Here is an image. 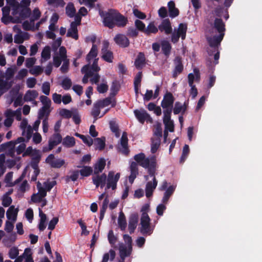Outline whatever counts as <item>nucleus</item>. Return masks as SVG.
<instances>
[{"label": "nucleus", "instance_id": "obj_1", "mask_svg": "<svg viewBox=\"0 0 262 262\" xmlns=\"http://www.w3.org/2000/svg\"><path fill=\"white\" fill-rule=\"evenodd\" d=\"M100 16L103 18L104 26L110 29H113L116 26L118 27H124L128 21L126 17L113 9H108V11L105 13L102 12Z\"/></svg>", "mask_w": 262, "mask_h": 262}, {"label": "nucleus", "instance_id": "obj_2", "mask_svg": "<svg viewBox=\"0 0 262 262\" xmlns=\"http://www.w3.org/2000/svg\"><path fill=\"white\" fill-rule=\"evenodd\" d=\"M134 160L138 164L147 169L149 176H152L157 170V160L155 156L150 158H145L144 153L141 152L134 157Z\"/></svg>", "mask_w": 262, "mask_h": 262}, {"label": "nucleus", "instance_id": "obj_3", "mask_svg": "<svg viewBox=\"0 0 262 262\" xmlns=\"http://www.w3.org/2000/svg\"><path fill=\"white\" fill-rule=\"evenodd\" d=\"M27 2L26 6L20 4L16 8H15L12 11V15L14 17L18 18L20 20V23L23 20L29 17L31 14V9L28 7L30 4V0H22L21 2Z\"/></svg>", "mask_w": 262, "mask_h": 262}, {"label": "nucleus", "instance_id": "obj_4", "mask_svg": "<svg viewBox=\"0 0 262 262\" xmlns=\"http://www.w3.org/2000/svg\"><path fill=\"white\" fill-rule=\"evenodd\" d=\"M150 219L147 212L142 213L141 217V228L140 232L144 235H150L153 231V229L150 227Z\"/></svg>", "mask_w": 262, "mask_h": 262}, {"label": "nucleus", "instance_id": "obj_5", "mask_svg": "<svg viewBox=\"0 0 262 262\" xmlns=\"http://www.w3.org/2000/svg\"><path fill=\"white\" fill-rule=\"evenodd\" d=\"M224 35L225 34L222 33L207 37V41L209 47L211 48V50H217L219 49Z\"/></svg>", "mask_w": 262, "mask_h": 262}, {"label": "nucleus", "instance_id": "obj_6", "mask_svg": "<svg viewBox=\"0 0 262 262\" xmlns=\"http://www.w3.org/2000/svg\"><path fill=\"white\" fill-rule=\"evenodd\" d=\"M62 138L59 133H54L49 140L48 147H44L43 151L47 152L51 150L55 146L61 143Z\"/></svg>", "mask_w": 262, "mask_h": 262}, {"label": "nucleus", "instance_id": "obj_7", "mask_svg": "<svg viewBox=\"0 0 262 262\" xmlns=\"http://www.w3.org/2000/svg\"><path fill=\"white\" fill-rule=\"evenodd\" d=\"M120 177V173L118 172L116 174L113 171H109L106 178L107 184L106 188H112V190H115L117 188V183L119 181Z\"/></svg>", "mask_w": 262, "mask_h": 262}, {"label": "nucleus", "instance_id": "obj_8", "mask_svg": "<svg viewBox=\"0 0 262 262\" xmlns=\"http://www.w3.org/2000/svg\"><path fill=\"white\" fill-rule=\"evenodd\" d=\"M174 97L172 94L167 91L164 94L161 105L163 109H172Z\"/></svg>", "mask_w": 262, "mask_h": 262}, {"label": "nucleus", "instance_id": "obj_9", "mask_svg": "<svg viewBox=\"0 0 262 262\" xmlns=\"http://www.w3.org/2000/svg\"><path fill=\"white\" fill-rule=\"evenodd\" d=\"M128 141L127 133L123 132L120 139V147H118V149L120 152L125 156H127L129 152Z\"/></svg>", "mask_w": 262, "mask_h": 262}, {"label": "nucleus", "instance_id": "obj_10", "mask_svg": "<svg viewBox=\"0 0 262 262\" xmlns=\"http://www.w3.org/2000/svg\"><path fill=\"white\" fill-rule=\"evenodd\" d=\"M158 29L161 33L164 32L166 35L171 34L172 28L169 19L165 18L163 19L161 23L159 25Z\"/></svg>", "mask_w": 262, "mask_h": 262}, {"label": "nucleus", "instance_id": "obj_11", "mask_svg": "<svg viewBox=\"0 0 262 262\" xmlns=\"http://www.w3.org/2000/svg\"><path fill=\"white\" fill-rule=\"evenodd\" d=\"M155 174L156 172L154 173V176H150L153 177L152 181H149L146 184L145 194L147 198H150L152 195L153 192L157 186L158 181L156 178Z\"/></svg>", "mask_w": 262, "mask_h": 262}, {"label": "nucleus", "instance_id": "obj_12", "mask_svg": "<svg viewBox=\"0 0 262 262\" xmlns=\"http://www.w3.org/2000/svg\"><path fill=\"white\" fill-rule=\"evenodd\" d=\"M174 63L175 67L173 71L172 77L176 78L178 75L183 72L184 67L182 64V58L180 56H177L174 58Z\"/></svg>", "mask_w": 262, "mask_h": 262}, {"label": "nucleus", "instance_id": "obj_13", "mask_svg": "<svg viewBox=\"0 0 262 262\" xmlns=\"http://www.w3.org/2000/svg\"><path fill=\"white\" fill-rule=\"evenodd\" d=\"M134 114L137 119L142 124H143L145 120L150 121L152 120L150 115L144 110H136L134 111Z\"/></svg>", "mask_w": 262, "mask_h": 262}, {"label": "nucleus", "instance_id": "obj_14", "mask_svg": "<svg viewBox=\"0 0 262 262\" xmlns=\"http://www.w3.org/2000/svg\"><path fill=\"white\" fill-rule=\"evenodd\" d=\"M115 42L122 48H126L129 45V40L127 37L123 34H118L114 38Z\"/></svg>", "mask_w": 262, "mask_h": 262}, {"label": "nucleus", "instance_id": "obj_15", "mask_svg": "<svg viewBox=\"0 0 262 262\" xmlns=\"http://www.w3.org/2000/svg\"><path fill=\"white\" fill-rule=\"evenodd\" d=\"M96 177L92 178L93 183L98 188L100 187L101 188H103L106 184V175L105 173H102L101 175L96 174Z\"/></svg>", "mask_w": 262, "mask_h": 262}, {"label": "nucleus", "instance_id": "obj_16", "mask_svg": "<svg viewBox=\"0 0 262 262\" xmlns=\"http://www.w3.org/2000/svg\"><path fill=\"white\" fill-rule=\"evenodd\" d=\"M139 216L137 213L132 214L129 217L128 230L130 234L134 232L138 222Z\"/></svg>", "mask_w": 262, "mask_h": 262}, {"label": "nucleus", "instance_id": "obj_17", "mask_svg": "<svg viewBox=\"0 0 262 262\" xmlns=\"http://www.w3.org/2000/svg\"><path fill=\"white\" fill-rule=\"evenodd\" d=\"M213 28L217 31L219 34H225V25L222 19L216 18L213 24Z\"/></svg>", "mask_w": 262, "mask_h": 262}, {"label": "nucleus", "instance_id": "obj_18", "mask_svg": "<svg viewBox=\"0 0 262 262\" xmlns=\"http://www.w3.org/2000/svg\"><path fill=\"white\" fill-rule=\"evenodd\" d=\"M146 58L142 52H140L135 61V66L138 70H141L145 66Z\"/></svg>", "mask_w": 262, "mask_h": 262}, {"label": "nucleus", "instance_id": "obj_19", "mask_svg": "<svg viewBox=\"0 0 262 262\" xmlns=\"http://www.w3.org/2000/svg\"><path fill=\"white\" fill-rule=\"evenodd\" d=\"M68 37H72L76 40L78 38L77 24L76 22H72L70 28L68 30L67 34Z\"/></svg>", "mask_w": 262, "mask_h": 262}, {"label": "nucleus", "instance_id": "obj_20", "mask_svg": "<svg viewBox=\"0 0 262 262\" xmlns=\"http://www.w3.org/2000/svg\"><path fill=\"white\" fill-rule=\"evenodd\" d=\"M106 165L105 160L104 158L99 159L94 165V174H98L104 169Z\"/></svg>", "mask_w": 262, "mask_h": 262}, {"label": "nucleus", "instance_id": "obj_21", "mask_svg": "<svg viewBox=\"0 0 262 262\" xmlns=\"http://www.w3.org/2000/svg\"><path fill=\"white\" fill-rule=\"evenodd\" d=\"M119 255L120 256L126 257L132 253V246L127 247L123 243H120L119 246Z\"/></svg>", "mask_w": 262, "mask_h": 262}, {"label": "nucleus", "instance_id": "obj_22", "mask_svg": "<svg viewBox=\"0 0 262 262\" xmlns=\"http://www.w3.org/2000/svg\"><path fill=\"white\" fill-rule=\"evenodd\" d=\"M34 156H32L30 162V165L33 169H36L38 167V164L41 160V155L39 150L35 149Z\"/></svg>", "mask_w": 262, "mask_h": 262}, {"label": "nucleus", "instance_id": "obj_23", "mask_svg": "<svg viewBox=\"0 0 262 262\" xmlns=\"http://www.w3.org/2000/svg\"><path fill=\"white\" fill-rule=\"evenodd\" d=\"M113 97L110 96L102 100H99L97 101V103L99 104L101 108H103L105 106H107L111 104L112 107H114L116 105V102L115 99L112 100Z\"/></svg>", "mask_w": 262, "mask_h": 262}, {"label": "nucleus", "instance_id": "obj_24", "mask_svg": "<svg viewBox=\"0 0 262 262\" xmlns=\"http://www.w3.org/2000/svg\"><path fill=\"white\" fill-rule=\"evenodd\" d=\"M167 5L169 16L171 18L178 16L179 14V10L176 7L174 2L171 1L168 3Z\"/></svg>", "mask_w": 262, "mask_h": 262}, {"label": "nucleus", "instance_id": "obj_25", "mask_svg": "<svg viewBox=\"0 0 262 262\" xmlns=\"http://www.w3.org/2000/svg\"><path fill=\"white\" fill-rule=\"evenodd\" d=\"M89 64L84 66L81 69V72L84 74V75L82 79L83 83H87L88 82L89 78L93 76V71L89 70Z\"/></svg>", "mask_w": 262, "mask_h": 262}, {"label": "nucleus", "instance_id": "obj_26", "mask_svg": "<svg viewBox=\"0 0 262 262\" xmlns=\"http://www.w3.org/2000/svg\"><path fill=\"white\" fill-rule=\"evenodd\" d=\"M18 211V209L17 208L15 209L14 206H11L6 212L7 219L15 221L16 220Z\"/></svg>", "mask_w": 262, "mask_h": 262}, {"label": "nucleus", "instance_id": "obj_27", "mask_svg": "<svg viewBox=\"0 0 262 262\" xmlns=\"http://www.w3.org/2000/svg\"><path fill=\"white\" fill-rule=\"evenodd\" d=\"M38 93L36 90H28L26 92L24 100L26 102L32 101L37 97Z\"/></svg>", "mask_w": 262, "mask_h": 262}, {"label": "nucleus", "instance_id": "obj_28", "mask_svg": "<svg viewBox=\"0 0 262 262\" xmlns=\"http://www.w3.org/2000/svg\"><path fill=\"white\" fill-rule=\"evenodd\" d=\"M1 21L5 25H8L10 23L13 24H19L20 20L18 18L14 17V16L11 15H3Z\"/></svg>", "mask_w": 262, "mask_h": 262}, {"label": "nucleus", "instance_id": "obj_29", "mask_svg": "<svg viewBox=\"0 0 262 262\" xmlns=\"http://www.w3.org/2000/svg\"><path fill=\"white\" fill-rule=\"evenodd\" d=\"M62 144L63 146L67 148H71L75 145V139L72 136L67 135L65 137L62 141Z\"/></svg>", "mask_w": 262, "mask_h": 262}, {"label": "nucleus", "instance_id": "obj_30", "mask_svg": "<svg viewBox=\"0 0 262 262\" xmlns=\"http://www.w3.org/2000/svg\"><path fill=\"white\" fill-rule=\"evenodd\" d=\"M174 190L175 187L172 185H171L167 188L164 192V196L162 198V202L163 204H167L168 203L170 197L174 192Z\"/></svg>", "mask_w": 262, "mask_h": 262}, {"label": "nucleus", "instance_id": "obj_31", "mask_svg": "<svg viewBox=\"0 0 262 262\" xmlns=\"http://www.w3.org/2000/svg\"><path fill=\"white\" fill-rule=\"evenodd\" d=\"M161 48L163 53L166 57H168L171 50V46L170 43L167 40L162 41L161 42Z\"/></svg>", "mask_w": 262, "mask_h": 262}, {"label": "nucleus", "instance_id": "obj_32", "mask_svg": "<svg viewBox=\"0 0 262 262\" xmlns=\"http://www.w3.org/2000/svg\"><path fill=\"white\" fill-rule=\"evenodd\" d=\"M39 215L40 219L38 224V229L40 231H42L46 227V222L47 220V216L42 212L40 209H39Z\"/></svg>", "mask_w": 262, "mask_h": 262}, {"label": "nucleus", "instance_id": "obj_33", "mask_svg": "<svg viewBox=\"0 0 262 262\" xmlns=\"http://www.w3.org/2000/svg\"><path fill=\"white\" fill-rule=\"evenodd\" d=\"M120 88V85L119 82L117 80H114L111 86V92L110 96L112 97H114L119 92Z\"/></svg>", "mask_w": 262, "mask_h": 262}, {"label": "nucleus", "instance_id": "obj_34", "mask_svg": "<svg viewBox=\"0 0 262 262\" xmlns=\"http://www.w3.org/2000/svg\"><path fill=\"white\" fill-rule=\"evenodd\" d=\"M98 55V48L96 44H93L91 49L86 56V59L88 62H90V61L95 58Z\"/></svg>", "mask_w": 262, "mask_h": 262}, {"label": "nucleus", "instance_id": "obj_35", "mask_svg": "<svg viewBox=\"0 0 262 262\" xmlns=\"http://www.w3.org/2000/svg\"><path fill=\"white\" fill-rule=\"evenodd\" d=\"M110 128L112 132L115 134V136L118 138L120 136V131L119 128L118 124L116 121L111 120L109 122Z\"/></svg>", "mask_w": 262, "mask_h": 262}, {"label": "nucleus", "instance_id": "obj_36", "mask_svg": "<svg viewBox=\"0 0 262 262\" xmlns=\"http://www.w3.org/2000/svg\"><path fill=\"white\" fill-rule=\"evenodd\" d=\"M66 13L69 17L72 18L75 16L76 9L73 3L70 2L67 4L66 7Z\"/></svg>", "mask_w": 262, "mask_h": 262}, {"label": "nucleus", "instance_id": "obj_37", "mask_svg": "<svg viewBox=\"0 0 262 262\" xmlns=\"http://www.w3.org/2000/svg\"><path fill=\"white\" fill-rule=\"evenodd\" d=\"M116 256V252L113 249H110L109 252L104 254L101 262H107L109 260L113 261Z\"/></svg>", "mask_w": 262, "mask_h": 262}, {"label": "nucleus", "instance_id": "obj_38", "mask_svg": "<svg viewBox=\"0 0 262 262\" xmlns=\"http://www.w3.org/2000/svg\"><path fill=\"white\" fill-rule=\"evenodd\" d=\"M118 225L121 230H124L126 227V221L124 214L120 212L118 217Z\"/></svg>", "mask_w": 262, "mask_h": 262}, {"label": "nucleus", "instance_id": "obj_39", "mask_svg": "<svg viewBox=\"0 0 262 262\" xmlns=\"http://www.w3.org/2000/svg\"><path fill=\"white\" fill-rule=\"evenodd\" d=\"M158 28L155 26L154 22H150L145 28L144 33L149 35L151 33L156 34L158 31Z\"/></svg>", "mask_w": 262, "mask_h": 262}, {"label": "nucleus", "instance_id": "obj_40", "mask_svg": "<svg viewBox=\"0 0 262 262\" xmlns=\"http://www.w3.org/2000/svg\"><path fill=\"white\" fill-rule=\"evenodd\" d=\"M51 111L50 110V108H46L45 107H41L39 111L38 114V118L39 119H43L45 117V118H48L50 115Z\"/></svg>", "mask_w": 262, "mask_h": 262}, {"label": "nucleus", "instance_id": "obj_41", "mask_svg": "<svg viewBox=\"0 0 262 262\" xmlns=\"http://www.w3.org/2000/svg\"><path fill=\"white\" fill-rule=\"evenodd\" d=\"M93 168L89 166H83L79 172L80 175L83 177H87L93 173Z\"/></svg>", "mask_w": 262, "mask_h": 262}, {"label": "nucleus", "instance_id": "obj_42", "mask_svg": "<svg viewBox=\"0 0 262 262\" xmlns=\"http://www.w3.org/2000/svg\"><path fill=\"white\" fill-rule=\"evenodd\" d=\"M107 238L111 247L115 249L117 248V246L115 244L117 241V237L114 235V232L112 230L109 231Z\"/></svg>", "mask_w": 262, "mask_h": 262}, {"label": "nucleus", "instance_id": "obj_43", "mask_svg": "<svg viewBox=\"0 0 262 262\" xmlns=\"http://www.w3.org/2000/svg\"><path fill=\"white\" fill-rule=\"evenodd\" d=\"M12 85V82H8L7 80L0 79V90L6 93L11 88Z\"/></svg>", "mask_w": 262, "mask_h": 262}, {"label": "nucleus", "instance_id": "obj_44", "mask_svg": "<svg viewBox=\"0 0 262 262\" xmlns=\"http://www.w3.org/2000/svg\"><path fill=\"white\" fill-rule=\"evenodd\" d=\"M99 104L96 101L94 103L93 107L91 112V115L94 117L95 120H96L98 118V116L100 113V108ZM95 121H94V122Z\"/></svg>", "mask_w": 262, "mask_h": 262}, {"label": "nucleus", "instance_id": "obj_45", "mask_svg": "<svg viewBox=\"0 0 262 262\" xmlns=\"http://www.w3.org/2000/svg\"><path fill=\"white\" fill-rule=\"evenodd\" d=\"M101 58L105 61L112 63L114 59V55L111 50L104 52H101Z\"/></svg>", "mask_w": 262, "mask_h": 262}, {"label": "nucleus", "instance_id": "obj_46", "mask_svg": "<svg viewBox=\"0 0 262 262\" xmlns=\"http://www.w3.org/2000/svg\"><path fill=\"white\" fill-rule=\"evenodd\" d=\"M109 203V200L107 196L104 199L103 202L102 206L100 210L99 219L102 221L104 217L105 212L107 207Z\"/></svg>", "mask_w": 262, "mask_h": 262}, {"label": "nucleus", "instance_id": "obj_47", "mask_svg": "<svg viewBox=\"0 0 262 262\" xmlns=\"http://www.w3.org/2000/svg\"><path fill=\"white\" fill-rule=\"evenodd\" d=\"M105 139L104 137L102 138H97L95 139V144L96 147L100 150H103L105 146Z\"/></svg>", "mask_w": 262, "mask_h": 262}, {"label": "nucleus", "instance_id": "obj_48", "mask_svg": "<svg viewBox=\"0 0 262 262\" xmlns=\"http://www.w3.org/2000/svg\"><path fill=\"white\" fill-rule=\"evenodd\" d=\"M207 52L208 55L211 56H212L214 54V59L215 60L214 63L215 64L219 63V59L220 58V51L219 49L216 50H211L210 49H207Z\"/></svg>", "mask_w": 262, "mask_h": 262}, {"label": "nucleus", "instance_id": "obj_49", "mask_svg": "<svg viewBox=\"0 0 262 262\" xmlns=\"http://www.w3.org/2000/svg\"><path fill=\"white\" fill-rule=\"evenodd\" d=\"M41 57L47 60L51 57V48L49 46H46L41 52Z\"/></svg>", "mask_w": 262, "mask_h": 262}, {"label": "nucleus", "instance_id": "obj_50", "mask_svg": "<svg viewBox=\"0 0 262 262\" xmlns=\"http://www.w3.org/2000/svg\"><path fill=\"white\" fill-rule=\"evenodd\" d=\"M72 82L71 80L69 77L64 78L61 83L62 88L65 90H69L72 86Z\"/></svg>", "mask_w": 262, "mask_h": 262}, {"label": "nucleus", "instance_id": "obj_51", "mask_svg": "<svg viewBox=\"0 0 262 262\" xmlns=\"http://www.w3.org/2000/svg\"><path fill=\"white\" fill-rule=\"evenodd\" d=\"M41 16V12L38 8H35L33 10L32 14L30 17V22L33 23L34 21L38 19Z\"/></svg>", "mask_w": 262, "mask_h": 262}, {"label": "nucleus", "instance_id": "obj_52", "mask_svg": "<svg viewBox=\"0 0 262 262\" xmlns=\"http://www.w3.org/2000/svg\"><path fill=\"white\" fill-rule=\"evenodd\" d=\"M39 99L42 103L43 107L50 108L51 104V101L48 97L41 95L40 96Z\"/></svg>", "mask_w": 262, "mask_h": 262}, {"label": "nucleus", "instance_id": "obj_53", "mask_svg": "<svg viewBox=\"0 0 262 262\" xmlns=\"http://www.w3.org/2000/svg\"><path fill=\"white\" fill-rule=\"evenodd\" d=\"M189 153V147L187 144H185L183 148L182 154L180 158V162L183 163L185 161Z\"/></svg>", "mask_w": 262, "mask_h": 262}, {"label": "nucleus", "instance_id": "obj_54", "mask_svg": "<svg viewBox=\"0 0 262 262\" xmlns=\"http://www.w3.org/2000/svg\"><path fill=\"white\" fill-rule=\"evenodd\" d=\"M160 145V139H158L156 140H152L151 144V152L155 154L157 152Z\"/></svg>", "mask_w": 262, "mask_h": 262}, {"label": "nucleus", "instance_id": "obj_55", "mask_svg": "<svg viewBox=\"0 0 262 262\" xmlns=\"http://www.w3.org/2000/svg\"><path fill=\"white\" fill-rule=\"evenodd\" d=\"M163 122L171 121V114L172 113V109H163Z\"/></svg>", "mask_w": 262, "mask_h": 262}, {"label": "nucleus", "instance_id": "obj_56", "mask_svg": "<svg viewBox=\"0 0 262 262\" xmlns=\"http://www.w3.org/2000/svg\"><path fill=\"white\" fill-rule=\"evenodd\" d=\"M19 251L18 249L16 247H13L10 248V249L9 251L8 255L9 257L11 259H14L18 255Z\"/></svg>", "mask_w": 262, "mask_h": 262}, {"label": "nucleus", "instance_id": "obj_57", "mask_svg": "<svg viewBox=\"0 0 262 262\" xmlns=\"http://www.w3.org/2000/svg\"><path fill=\"white\" fill-rule=\"evenodd\" d=\"M79 172L78 170H74L72 171V174L69 176H67L66 178V180L67 182H69L70 180H71L72 181H76L79 177Z\"/></svg>", "mask_w": 262, "mask_h": 262}, {"label": "nucleus", "instance_id": "obj_58", "mask_svg": "<svg viewBox=\"0 0 262 262\" xmlns=\"http://www.w3.org/2000/svg\"><path fill=\"white\" fill-rule=\"evenodd\" d=\"M59 115L66 119H69L72 116V113L69 110L62 108L59 112Z\"/></svg>", "mask_w": 262, "mask_h": 262}, {"label": "nucleus", "instance_id": "obj_59", "mask_svg": "<svg viewBox=\"0 0 262 262\" xmlns=\"http://www.w3.org/2000/svg\"><path fill=\"white\" fill-rule=\"evenodd\" d=\"M126 34L129 37H136L138 35V31L136 28L129 27L128 28Z\"/></svg>", "mask_w": 262, "mask_h": 262}, {"label": "nucleus", "instance_id": "obj_60", "mask_svg": "<svg viewBox=\"0 0 262 262\" xmlns=\"http://www.w3.org/2000/svg\"><path fill=\"white\" fill-rule=\"evenodd\" d=\"M97 85V90L100 94L105 93L108 91V86L106 83Z\"/></svg>", "mask_w": 262, "mask_h": 262}, {"label": "nucleus", "instance_id": "obj_61", "mask_svg": "<svg viewBox=\"0 0 262 262\" xmlns=\"http://www.w3.org/2000/svg\"><path fill=\"white\" fill-rule=\"evenodd\" d=\"M42 71V68L40 66H37L31 69L29 72L32 75L38 76L40 75Z\"/></svg>", "mask_w": 262, "mask_h": 262}, {"label": "nucleus", "instance_id": "obj_62", "mask_svg": "<svg viewBox=\"0 0 262 262\" xmlns=\"http://www.w3.org/2000/svg\"><path fill=\"white\" fill-rule=\"evenodd\" d=\"M173 112L174 115H178L181 112H183L182 104L179 101L176 102L174 106L173 110Z\"/></svg>", "mask_w": 262, "mask_h": 262}, {"label": "nucleus", "instance_id": "obj_63", "mask_svg": "<svg viewBox=\"0 0 262 262\" xmlns=\"http://www.w3.org/2000/svg\"><path fill=\"white\" fill-rule=\"evenodd\" d=\"M135 24L137 30L144 33L146 28L145 25L142 21L137 19L135 22Z\"/></svg>", "mask_w": 262, "mask_h": 262}, {"label": "nucleus", "instance_id": "obj_64", "mask_svg": "<svg viewBox=\"0 0 262 262\" xmlns=\"http://www.w3.org/2000/svg\"><path fill=\"white\" fill-rule=\"evenodd\" d=\"M65 162L62 159H56L52 163L51 167L53 168H59L63 165Z\"/></svg>", "mask_w": 262, "mask_h": 262}]
</instances>
